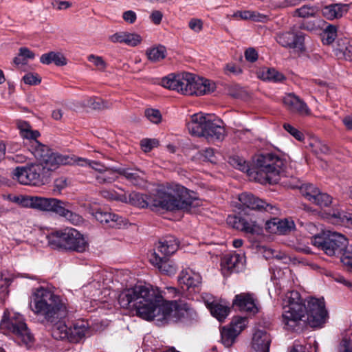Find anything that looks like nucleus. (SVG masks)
Wrapping results in <instances>:
<instances>
[{
	"label": "nucleus",
	"instance_id": "f257e3e1",
	"mask_svg": "<svg viewBox=\"0 0 352 352\" xmlns=\"http://www.w3.org/2000/svg\"><path fill=\"white\" fill-rule=\"evenodd\" d=\"M164 292L151 285H135L125 289L118 296L120 307L145 320H156L162 323L171 318L193 320L196 311L186 302L179 300H166Z\"/></svg>",
	"mask_w": 352,
	"mask_h": 352
},
{
	"label": "nucleus",
	"instance_id": "f03ea898",
	"mask_svg": "<svg viewBox=\"0 0 352 352\" xmlns=\"http://www.w3.org/2000/svg\"><path fill=\"white\" fill-rule=\"evenodd\" d=\"M31 305L32 311L41 318V322L52 327V336L56 340H67L69 329L65 323L60 322L67 314L66 304L61 297L44 287L34 289Z\"/></svg>",
	"mask_w": 352,
	"mask_h": 352
},
{
	"label": "nucleus",
	"instance_id": "7ed1b4c3",
	"mask_svg": "<svg viewBox=\"0 0 352 352\" xmlns=\"http://www.w3.org/2000/svg\"><path fill=\"white\" fill-rule=\"evenodd\" d=\"M129 202L140 208L153 207L189 212L201 204L199 199L191 197L186 188L177 184H171L158 190L153 197L133 192L129 195Z\"/></svg>",
	"mask_w": 352,
	"mask_h": 352
},
{
	"label": "nucleus",
	"instance_id": "20e7f679",
	"mask_svg": "<svg viewBox=\"0 0 352 352\" xmlns=\"http://www.w3.org/2000/svg\"><path fill=\"white\" fill-rule=\"evenodd\" d=\"M14 200L23 207L54 212L74 225L80 224L83 221L81 216L71 210L72 204L67 201L37 196L17 197Z\"/></svg>",
	"mask_w": 352,
	"mask_h": 352
},
{
	"label": "nucleus",
	"instance_id": "39448f33",
	"mask_svg": "<svg viewBox=\"0 0 352 352\" xmlns=\"http://www.w3.org/2000/svg\"><path fill=\"white\" fill-rule=\"evenodd\" d=\"M306 305L297 291L288 292L283 300L282 322L287 329H294L300 321H306Z\"/></svg>",
	"mask_w": 352,
	"mask_h": 352
},
{
	"label": "nucleus",
	"instance_id": "423d86ee",
	"mask_svg": "<svg viewBox=\"0 0 352 352\" xmlns=\"http://www.w3.org/2000/svg\"><path fill=\"white\" fill-rule=\"evenodd\" d=\"M47 239L49 245L53 248L83 252L89 247L83 235L72 228H66L52 232L47 236Z\"/></svg>",
	"mask_w": 352,
	"mask_h": 352
},
{
	"label": "nucleus",
	"instance_id": "0eeeda50",
	"mask_svg": "<svg viewBox=\"0 0 352 352\" xmlns=\"http://www.w3.org/2000/svg\"><path fill=\"white\" fill-rule=\"evenodd\" d=\"M283 161L275 155H259L256 160V179L261 184H276L283 174Z\"/></svg>",
	"mask_w": 352,
	"mask_h": 352
},
{
	"label": "nucleus",
	"instance_id": "6e6552de",
	"mask_svg": "<svg viewBox=\"0 0 352 352\" xmlns=\"http://www.w3.org/2000/svg\"><path fill=\"white\" fill-rule=\"evenodd\" d=\"M0 330L4 334H12L20 344L26 346L32 345L34 341L24 317L19 313H14L10 317L4 313L0 322Z\"/></svg>",
	"mask_w": 352,
	"mask_h": 352
},
{
	"label": "nucleus",
	"instance_id": "1a4fd4ad",
	"mask_svg": "<svg viewBox=\"0 0 352 352\" xmlns=\"http://www.w3.org/2000/svg\"><path fill=\"white\" fill-rule=\"evenodd\" d=\"M30 152L39 161V164L50 166V169H57L60 165L71 164L70 155L54 153L46 145L37 140V138L32 139L29 142H24Z\"/></svg>",
	"mask_w": 352,
	"mask_h": 352
},
{
	"label": "nucleus",
	"instance_id": "9d476101",
	"mask_svg": "<svg viewBox=\"0 0 352 352\" xmlns=\"http://www.w3.org/2000/svg\"><path fill=\"white\" fill-rule=\"evenodd\" d=\"M50 166L41 164H32L27 166H18L12 172L13 179L23 185L39 186L45 184L51 172Z\"/></svg>",
	"mask_w": 352,
	"mask_h": 352
},
{
	"label": "nucleus",
	"instance_id": "9b49d317",
	"mask_svg": "<svg viewBox=\"0 0 352 352\" xmlns=\"http://www.w3.org/2000/svg\"><path fill=\"white\" fill-rule=\"evenodd\" d=\"M311 243L330 256L342 254L347 243L346 238L336 232L316 234L311 238Z\"/></svg>",
	"mask_w": 352,
	"mask_h": 352
},
{
	"label": "nucleus",
	"instance_id": "f8f14e48",
	"mask_svg": "<svg viewBox=\"0 0 352 352\" xmlns=\"http://www.w3.org/2000/svg\"><path fill=\"white\" fill-rule=\"evenodd\" d=\"M306 309L307 312L305 318L306 322H307L311 327H320L325 322L327 317V311L325 309L323 299L311 298L307 301Z\"/></svg>",
	"mask_w": 352,
	"mask_h": 352
},
{
	"label": "nucleus",
	"instance_id": "ddd939ff",
	"mask_svg": "<svg viewBox=\"0 0 352 352\" xmlns=\"http://www.w3.org/2000/svg\"><path fill=\"white\" fill-rule=\"evenodd\" d=\"M187 86L185 87L184 95L202 96L213 92L216 89V85L208 79L195 76L190 73Z\"/></svg>",
	"mask_w": 352,
	"mask_h": 352
},
{
	"label": "nucleus",
	"instance_id": "4468645a",
	"mask_svg": "<svg viewBox=\"0 0 352 352\" xmlns=\"http://www.w3.org/2000/svg\"><path fill=\"white\" fill-rule=\"evenodd\" d=\"M179 246L177 241L173 236L168 237L158 242L154 248L150 261L154 262L162 261V258H169L174 254Z\"/></svg>",
	"mask_w": 352,
	"mask_h": 352
},
{
	"label": "nucleus",
	"instance_id": "2eb2a0df",
	"mask_svg": "<svg viewBox=\"0 0 352 352\" xmlns=\"http://www.w3.org/2000/svg\"><path fill=\"white\" fill-rule=\"evenodd\" d=\"M276 40L283 47L293 49L300 52L305 50V38L302 34H297L290 31L280 32L277 34Z\"/></svg>",
	"mask_w": 352,
	"mask_h": 352
},
{
	"label": "nucleus",
	"instance_id": "dca6fc26",
	"mask_svg": "<svg viewBox=\"0 0 352 352\" xmlns=\"http://www.w3.org/2000/svg\"><path fill=\"white\" fill-rule=\"evenodd\" d=\"M210 120L211 116L209 114H204L201 112L193 114L191 116L190 121L187 124L189 133L192 135L204 137Z\"/></svg>",
	"mask_w": 352,
	"mask_h": 352
},
{
	"label": "nucleus",
	"instance_id": "f3484780",
	"mask_svg": "<svg viewBox=\"0 0 352 352\" xmlns=\"http://www.w3.org/2000/svg\"><path fill=\"white\" fill-rule=\"evenodd\" d=\"M190 73L170 74L162 78L161 85L170 90L176 91L182 94H184L185 87L188 85Z\"/></svg>",
	"mask_w": 352,
	"mask_h": 352
},
{
	"label": "nucleus",
	"instance_id": "a211bd4d",
	"mask_svg": "<svg viewBox=\"0 0 352 352\" xmlns=\"http://www.w3.org/2000/svg\"><path fill=\"white\" fill-rule=\"evenodd\" d=\"M283 102L285 108L292 113L301 116L311 115V110L307 104L293 93L286 94L283 98Z\"/></svg>",
	"mask_w": 352,
	"mask_h": 352
},
{
	"label": "nucleus",
	"instance_id": "6ab92c4d",
	"mask_svg": "<svg viewBox=\"0 0 352 352\" xmlns=\"http://www.w3.org/2000/svg\"><path fill=\"white\" fill-rule=\"evenodd\" d=\"M239 201L242 206L251 210L271 212L274 208L272 205L248 192L239 195Z\"/></svg>",
	"mask_w": 352,
	"mask_h": 352
},
{
	"label": "nucleus",
	"instance_id": "aec40b11",
	"mask_svg": "<svg viewBox=\"0 0 352 352\" xmlns=\"http://www.w3.org/2000/svg\"><path fill=\"white\" fill-rule=\"evenodd\" d=\"M232 305L241 311L255 314L258 311L253 294L241 293L235 296Z\"/></svg>",
	"mask_w": 352,
	"mask_h": 352
},
{
	"label": "nucleus",
	"instance_id": "412c9836",
	"mask_svg": "<svg viewBox=\"0 0 352 352\" xmlns=\"http://www.w3.org/2000/svg\"><path fill=\"white\" fill-rule=\"evenodd\" d=\"M178 281L180 285H184L186 289L197 292L201 284V276L199 273L186 269L182 271Z\"/></svg>",
	"mask_w": 352,
	"mask_h": 352
},
{
	"label": "nucleus",
	"instance_id": "4be33fe9",
	"mask_svg": "<svg viewBox=\"0 0 352 352\" xmlns=\"http://www.w3.org/2000/svg\"><path fill=\"white\" fill-rule=\"evenodd\" d=\"M94 215L97 221L113 228H120L126 224L123 217L111 212L98 210Z\"/></svg>",
	"mask_w": 352,
	"mask_h": 352
},
{
	"label": "nucleus",
	"instance_id": "5701e85b",
	"mask_svg": "<svg viewBox=\"0 0 352 352\" xmlns=\"http://www.w3.org/2000/svg\"><path fill=\"white\" fill-rule=\"evenodd\" d=\"M271 343V337L263 330H257L254 332L252 340V348L254 352H269Z\"/></svg>",
	"mask_w": 352,
	"mask_h": 352
},
{
	"label": "nucleus",
	"instance_id": "b1692460",
	"mask_svg": "<svg viewBox=\"0 0 352 352\" xmlns=\"http://www.w3.org/2000/svg\"><path fill=\"white\" fill-rule=\"evenodd\" d=\"M266 226L270 232L280 234H287L295 228L294 221L289 219L283 220L273 219L266 223Z\"/></svg>",
	"mask_w": 352,
	"mask_h": 352
},
{
	"label": "nucleus",
	"instance_id": "393cba45",
	"mask_svg": "<svg viewBox=\"0 0 352 352\" xmlns=\"http://www.w3.org/2000/svg\"><path fill=\"white\" fill-rule=\"evenodd\" d=\"M121 176L134 186H144L146 184L145 173L138 168H121Z\"/></svg>",
	"mask_w": 352,
	"mask_h": 352
},
{
	"label": "nucleus",
	"instance_id": "a878e982",
	"mask_svg": "<svg viewBox=\"0 0 352 352\" xmlns=\"http://www.w3.org/2000/svg\"><path fill=\"white\" fill-rule=\"evenodd\" d=\"M245 261L243 254H234L226 255L221 261V265L231 272H239L243 269Z\"/></svg>",
	"mask_w": 352,
	"mask_h": 352
},
{
	"label": "nucleus",
	"instance_id": "bb28decb",
	"mask_svg": "<svg viewBox=\"0 0 352 352\" xmlns=\"http://www.w3.org/2000/svg\"><path fill=\"white\" fill-rule=\"evenodd\" d=\"M89 331L87 322L78 321L74 323L69 329L68 341L73 343H78L85 339Z\"/></svg>",
	"mask_w": 352,
	"mask_h": 352
},
{
	"label": "nucleus",
	"instance_id": "cd10ccee",
	"mask_svg": "<svg viewBox=\"0 0 352 352\" xmlns=\"http://www.w3.org/2000/svg\"><path fill=\"white\" fill-rule=\"evenodd\" d=\"M329 221L336 225L352 228V213L342 209H333L329 213Z\"/></svg>",
	"mask_w": 352,
	"mask_h": 352
},
{
	"label": "nucleus",
	"instance_id": "c85d7f7f",
	"mask_svg": "<svg viewBox=\"0 0 352 352\" xmlns=\"http://www.w3.org/2000/svg\"><path fill=\"white\" fill-rule=\"evenodd\" d=\"M349 10V5L336 3L323 8L322 15L329 20H333L342 17Z\"/></svg>",
	"mask_w": 352,
	"mask_h": 352
},
{
	"label": "nucleus",
	"instance_id": "c756f323",
	"mask_svg": "<svg viewBox=\"0 0 352 352\" xmlns=\"http://www.w3.org/2000/svg\"><path fill=\"white\" fill-rule=\"evenodd\" d=\"M70 158L72 162L68 165L77 164L81 166H89L98 172L100 175L102 174V173H104L109 168V166H107L98 161H91L85 158L76 157L75 155H70Z\"/></svg>",
	"mask_w": 352,
	"mask_h": 352
},
{
	"label": "nucleus",
	"instance_id": "7c9ffc66",
	"mask_svg": "<svg viewBox=\"0 0 352 352\" xmlns=\"http://www.w3.org/2000/svg\"><path fill=\"white\" fill-rule=\"evenodd\" d=\"M206 303L211 314L219 322H223L230 313V308L228 306L220 304L214 300L210 302L207 300Z\"/></svg>",
	"mask_w": 352,
	"mask_h": 352
},
{
	"label": "nucleus",
	"instance_id": "2f4dec72",
	"mask_svg": "<svg viewBox=\"0 0 352 352\" xmlns=\"http://www.w3.org/2000/svg\"><path fill=\"white\" fill-rule=\"evenodd\" d=\"M208 126V127L206 129V132L205 131L206 135L204 136L207 140H222L224 138L226 130L223 126L212 120Z\"/></svg>",
	"mask_w": 352,
	"mask_h": 352
},
{
	"label": "nucleus",
	"instance_id": "473e14b6",
	"mask_svg": "<svg viewBox=\"0 0 352 352\" xmlns=\"http://www.w3.org/2000/svg\"><path fill=\"white\" fill-rule=\"evenodd\" d=\"M120 175L121 176V167L109 166L104 173L97 175L96 179L101 184H111L118 179Z\"/></svg>",
	"mask_w": 352,
	"mask_h": 352
},
{
	"label": "nucleus",
	"instance_id": "72a5a7b5",
	"mask_svg": "<svg viewBox=\"0 0 352 352\" xmlns=\"http://www.w3.org/2000/svg\"><path fill=\"white\" fill-rule=\"evenodd\" d=\"M40 61L45 65L54 63L57 66H63L67 64V60L60 52H50L41 55Z\"/></svg>",
	"mask_w": 352,
	"mask_h": 352
},
{
	"label": "nucleus",
	"instance_id": "f704fd0d",
	"mask_svg": "<svg viewBox=\"0 0 352 352\" xmlns=\"http://www.w3.org/2000/svg\"><path fill=\"white\" fill-rule=\"evenodd\" d=\"M151 264L156 267L163 274L168 276L173 275L176 273L177 267L175 264L171 261L169 258H162V261L154 262L150 261Z\"/></svg>",
	"mask_w": 352,
	"mask_h": 352
},
{
	"label": "nucleus",
	"instance_id": "c9c22d12",
	"mask_svg": "<svg viewBox=\"0 0 352 352\" xmlns=\"http://www.w3.org/2000/svg\"><path fill=\"white\" fill-rule=\"evenodd\" d=\"M17 127L20 131L21 137L25 140L24 142H29L32 139L38 138L40 133L38 131H33L28 122L25 121H17Z\"/></svg>",
	"mask_w": 352,
	"mask_h": 352
},
{
	"label": "nucleus",
	"instance_id": "e433bc0d",
	"mask_svg": "<svg viewBox=\"0 0 352 352\" xmlns=\"http://www.w3.org/2000/svg\"><path fill=\"white\" fill-rule=\"evenodd\" d=\"M233 17L244 20L250 19L256 22H265L268 19L267 16L250 10L237 11L233 14Z\"/></svg>",
	"mask_w": 352,
	"mask_h": 352
},
{
	"label": "nucleus",
	"instance_id": "4c0bfd02",
	"mask_svg": "<svg viewBox=\"0 0 352 352\" xmlns=\"http://www.w3.org/2000/svg\"><path fill=\"white\" fill-rule=\"evenodd\" d=\"M146 55L150 61L153 63L160 62L166 57V50L163 45L152 47L146 50Z\"/></svg>",
	"mask_w": 352,
	"mask_h": 352
},
{
	"label": "nucleus",
	"instance_id": "58836bf2",
	"mask_svg": "<svg viewBox=\"0 0 352 352\" xmlns=\"http://www.w3.org/2000/svg\"><path fill=\"white\" fill-rule=\"evenodd\" d=\"M258 76L263 80L273 81L274 82H282L285 78L283 74L274 68H263L259 72Z\"/></svg>",
	"mask_w": 352,
	"mask_h": 352
},
{
	"label": "nucleus",
	"instance_id": "ea45409f",
	"mask_svg": "<svg viewBox=\"0 0 352 352\" xmlns=\"http://www.w3.org/2000/svg\"><path fill=\"white\" fill-rule=\"evenodd\" d=\"M35 57L34 53L27 47H21L17 56L14 58V63L17 65H25L28 60H33Z\"/></svg>",
	"mask_w": 352,
	"mask_h": 352
},
{
	"label": "nucleus",
	"instance_id": "a19ab883",
	"mask_svg": "<svg viewBox=\"0 0 352 352\" xmlns=\"http://www.w3.org/2000/svg\"><path fill=\"white\" fill-rule=\"evenodd\" d=\"M319 189L311 184H305L300 187L301 195L308 201L312 202L316 195H318Z\"/></svg>",
	"mask_w": 352,
	"mask_h": 352
},
{
	"label": "nucleus",
	"instance_id": "79ce46f5",
	"mask_svg": "<svg viewBox=\"0 0 352 352\" xmlns=\"http://www.w3.org/2000/svg\"><path fill=\"white\" fill-rule=\"evenodd\" d=\"M239 333L234 331L230 327H224L221 331V340L223 345L229 347L234 342Z\"/></svg>",
	"mask_w": 352,
	"mask_h": 352
},
{
	"label": "nucleus",
	"instance_id": "37998d69",
	"mask_svg": "<svg viewBox=\"0 0 352 352\" xmlns=\"http://www.w3.org/2000/svg\"><path fill=\"white\" fill-rule=\"evenodd\" d=\"M337 37V27L333 25L327 26L324 31L322 41L325 44L332 43Z\"/></svg>",
	"mask_w": 352,
	"mask_h": 352
},
{
	"label": "nucleus",
	"instance_id": "c03bdc74",
	"mask_svg": "<svg viewBox=\"0 0 352 352\" xmlns=\"http://www.w3.org/2000/svg\"><path fill=\"white\" fill-rule=\"evenodd\" d=\"M247 322L246 318L236 316L232 319L229 327L239 334L247 326Z\"/></svg>",
	"mask_w": 352,
	"mask_h": 352
},
{
	"label": "nucleus",
	"instance_id": "a18cd8bd",
	"mask_svg": "<svg viewBox=\"0 0 352 352\" xmlns=\"http://www.w3.org/2000/svg\"><path fill=\"white\" fill-rule=\"evenodd\" d=\"M332 201L331 197L327 193H322L320 190L318 195H316L312 203L320 207L328 206Z\"/></svg>",
	"mask_w": 352,
	"mask_h": 352
},
{
	"label": "nucleus",
	"instance_id": "49530a36",
	"mask_svg": "<svg viewBox=\"0 0 352 352\" xmlns=\"http://www.w3.org/2000/svg\"><path fill=\"white\" fill-rule=\"evenodd\" d=\"M142 36L137 33L125 32L124 44L130 47H135L141 43Z\"/></svg>",
	"mask_w": 352,
	"mask_h": 352
},
{
	"label": "nucleus",
	"instance_id": "de8ad7c7",
	"mask_svg": "<svg viewBox=\"0 0 352 352\" xmlns=\"http://www.w3.org/2000/svg\"><path fill=\"white\" fill-rule=\"evenodd\" d=\"M229 162L232 166L243 172L248 170V166L245 161L239 157H231Z\"/></svg>",
	"mask_w": 352,
	"mask_h": 352
},
{
	"label": "nucleus",
	"instance_id": "09e8293b",
	"mask_svg": "<svg viewBox=\"0 0 352 352\" xmlns=\"http://www.w3.org/2000/svg\"><path fill=\"white\" fill-rule=\"evenodd\" d=\"M145 116L153 123L157 124L162 120V116L157 109H148L145 111Z\"/></svg>",
	"mask_w": 352,
	"mask_h": 352
},
{
	"label": "nucleus",
	"instance_id": "8fccbe9b",
	"mask_svg": "<svg viewBox=\"0 0 352 352\" xmlns=\"http://www.w3.org/2000/svg\"><path fill=\"white\" fill-rule=\"evenodd\" d=\"M23 82L29 85H36L41 83V78L37 74L28 73L23 77Z\"/></svg>",
	"mask_w": 352,
	"mask_h": 352
},
{
	"label": "nucleus",
	"instance_id": "3c124183",
	"mask_svg": "<svg viewBox=\"0 0 352 352\" xmlns=\"http://www.w3.org/2000/svg\"><path fill=\"white\" fill-rule=\"evenodd\" d=\"M298 16L300 17H309L315 15L316 9L309 6H303L296 10Z\"/></svg>",
	"mask_w": 352,
	"mask_h": 352
},
{
	"label": "nucleus",
	"instance_id": "603ef678",
	"mask_svg": "<svg viewBox=\"0 0 352 352\" xmlns=\"http://www.w3.org/2000/svg\"><path fill=\"white\" fill-rule=\"evenodd\" d=\"M244 219L237 217L236 215L229 216L227 219V223L233 228H235L239 230H241L243 229V223Z\"/></svg>",
	"mask_w": 352,
	"mask_h": 352
},
{
	"label": "nucleus",
	"instance_id": "864d4df0",
	"mask_svg": "<svg viewBox=\"0 0 352 352\" xmlns=\"http://www.w3.org/2000/svg\"><path fill=\"white\" fill-rule=\"evenodd\" d=\"M157 145L158 141L155 139H143L140 142L141 148L145 153L150 152Z\"/></svg>",
	"mask_w": 352,
	"mask_h": 352
},
{
	"label": "nucleus",
	"instance_id": "5fc2aeb1",
	"mask_svg": "<svg viewBox=\"0 0 352 352\" xmlns=\"http://www.w3.org/2000/svg\"><path fill=\"white\" fill-rule=\"evenodd\" d=\"M223 71L226 75H239L242 73L241 68L234 63H227L223 67Z\"/></svg>",
	"mask_w": 352,
	"mask_h": 352
},
{
	"label": "nucleus",
	"instance_id": "6e6d98bb",
	"mask_svg": "<svg viewBox=\"0 0 352 352\" xmlns=\"http://www.w3.org/2000/svg\"><path fill=\"white\" fill-rule=\"evenodd\" d=\"M283 128L297 140L302 141L304 140L303 134L291 124L285 123L283 125Z\"/></svg>",
	"mask_w": 352,
	"mask_h": 352
},
{
	"label": "nucleus",
	"instance_id": "4d7b16f0",
	"mask_svg": "<svg viewBox=\"0 0 352 352\" xmlns=\"http://www.w3.org/2000/svg\"><path fill=\"white\" fill-rule=\"evenodd\" d=\"M88 60L94 63V65L100 70H104L107 64L101 56L91 54L88 56Z\"/></svg>",
	"mask_w": 352,
	"mask_h": 352
},
{
	"label": "nucleus",
	"instance_id": "13d9d810",
	"mask_svg": "<svg viewBox=\"0 0 352 352\" xmlns=\"http://www.w3.org/2000/svg\"><path fill=\"white\" fill-rule=\"evenodd\" d=\"M67 186V179L65 177H60L54 182V191L60 192V191Z\"/></svg>",
	"mask_w": 352,
	"mask_h": 352
},
{
	"label": "nucleus",
	"instance_id": "bf43d9fd",
	"mask_svg": "<svg viewBox=\"0 0 352 352\" xmlns=\"http://www.w3.org/2000/svg\"><path fill=\"white\" fill-rule=\"evenodd\" d=\"M202 20L197 18H192L189 21L188 26L191 30L195 32H200L203 29Z\"/></svg>",
	"mask_w": 352,
	"mask_h": 352
},
{
	"label": "nucleus",
	"instance_id": "052dcab7",
	"mask_svg": "<svg viewBox=\"0 0 352 352\" xmlns=\"http://www.w3.org/2000/svg\"><path fill=\"white\" fill-rule=\"evenodd\" d=\"M100 193L102 197H103L104 198H106L107 199H110V200H122L120 198V196L118 194H117L113 190H106V189H104V190H102Z\"/></svg>",
	"mask_w": 352,
	"mask_h": 352
},
{
	"label": "nucleus",
	"instance_id": "680f3d73",
	"mask_svg": "<svg viewBox=\"0 0 352 352\" xmlns=\"http://www.w3.org/2000/svg\"><path fill=\"white\" fill-rule=\"evenodd\" d=\"M338 352H352V340L342 339L338 347Z\"/></svg>",
	"mask_w": 352,
	"mask_h": 352
},
{
	"label": "nucleus",
	"instance_id": "e2e57ef3",
	"mask_svg": "<svg viewBox=\"0 0 352 352\" xmlns=\"http://www.w3.org/2000/svg\"><path fill=\"white\" fill-rule=\"evenodd\" d=\"M125 32H116L109 36V40L113 43H124Z\"/></svg>",
	"mask_w": 352,
	"mask_h": 352
},
{
	"label": "nucleus",
	"instance_id": "0e129e2a",
	"mask_svg": "<svg viewBox=\"0 0 352 352\" xmlns=\"http://www.w3.org/2000/svg\"><path fill=\"white\" fill-rule=\"evenodd\" d=\"M122 18L125 22L129 24H133L137 19V14L133 10H127L123 12Z\"/></svg>",
	"mask_w": 352,
	"mask_h": 352
},
{
	"label": "nucleus",
	"instance_id": "69168bd1",
	"mask_svg": "<svg viewBox=\"0 0 352 352\" xmlns=\"http://www.w3.org/2000/svg\"><path fill=\"white\" fill-rule=\"evenodd\" d=\"M243 229H241V231H243L244 232H246V233H254L256 232V224L255 223V222H253V221H246L245 219H244L243 221Z\"/></svg>",
	"mask_w": 352,
	"mask_h": 352
},
{
	"label": "nucleus",
	"instance_id": "338daca9",
	"mask_svg": "<svg viewBox=\"0 0 352 352\" xmlns=\"http://www.w3.org/2000/svg\"><path fill=\"white\" fill-rule=\"evenodd\" d=\"M258 53L254 48L250 47L245 52V59L249 62H255L258 59Z\"/></svg>",
	"mask_w": 352,
	"mask_h": 352
},
{
	"label": "nucleus",
	"instance_id": "774afa93",
	"mask_svg": "<svg viewBox=\"0 0 352 352\" xmlns=\"http://www.w3.org/2000/svg\"><path fill=\"white\" fill-rule=\"evenodd\" d=\"M201 155L206 160L212 163L216 162V157L212 148H208L201 151Z\"/></svg>",
	"mask_w": 352,
	"mask_h": 352
}]
</instances>
